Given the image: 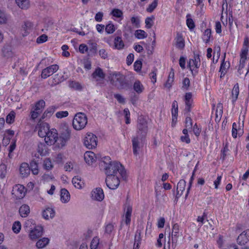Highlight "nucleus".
<instances>
[{
  "mask_svg": "<svg viewBox=\"0 0 249 249\" xmlns=\"http://www.w3.org/2000/svg\"><path fill=\"white\" fill-rule=\"evenodd\" d=\"M71 135V128L67 125L64 124L59 136L56 129L52 128L44 137V141L48 145L54 144L57 148H62L70 139Z\"/></svg>",
  "mask_w": 249,
  "mask_h": 249,
  "instance_id": "1",
  "label": "nucleus"
},
{
  "mask_svg": "<svg viewBox=\"0 0 249 249\" xmlns=\"http://www.w3.org/2000/svg\"><path fill=\"white\" fill-rule=\"evenodd\" d=\"M101 164V166L104 167L105 173L107 176L119 174L124 180L126 179V171L120 162L112 161L109 157L105 156L102 158Z\"/></svg>",
  "mask_w": 249,
  "mask_h": 249,
  "instance_id": "2",
  "label": "nucleus"
},
{
  "mask_svg": "<svg viewBox=\"0 0 249 249\" xmlns=\"http://www.w3.org/2000/svg\"><path fill=\"white\" fill-rule=\"evenodd\" d=\"M111 85L117 89H124L126 85L125 76L120 72L113 71L110 73L108 76Z\"/></svg>",
  "mask_w": 249,
  "mask_h": 249,
  "instance_id": "3",
  "label": "nucleus"
},
{
  "mask_svg": "<svg viewBox=\"0 0 249 249\" xmlns=\"http://www.w3.org/2000/svg\"><path fill=\"white\" fill-rule=\"evenodd\" d=\"M88 123L86 115L81 112L76 113L72 121V126L74 129L81 130L84 128Z\"/></svg>",
  "mask_w": 249,
  "mask_h": 249,
  "instance_id": "4",
  "label": "nucleus"
},
{
  "mask_svg": "<svg viewBox=\"0 0 249 249\" xmlns=\"http://www.w3.org/2000/svg\"><path fill=\"white\" fill-rule=\"evenodd\" d=\"M132 211V205L126 201L123 206L124 213L122 216L121 224L124 222L126 226L129 227L131 221Z\"/></svg>",
  "mask_w": 249,
  "mask_h": 249,
  "instance_id": "5",
  "label": "nucleus"
},
{
  "mask_svg": "<svg viewBox=\"0 0 249 249\" xmlns=\"http://www.w3.org/2000/svg\"><path fill=\"white\" fill-rule=\"evenodd\" d=\"M246 114V110L244 111L243 114V120L242 121V123H241L240 121L238 122V123H236L235 122L232 123V129H231V136L233 138L236 139L238 136L239 137H241L244 134V119L245 118Z\"/></svg>",
  "mask_w": 249,
  "mask_h": 249,
  "instance_id": "6",
  "label": "nucleus"
},
{
  "mask_svg": "<svg viewBox=\"0 0 249 249\" xmlns=\"http://www.w3.org/2000/svg\"><path fill=\"white\" fill-rule=\"evenodd\" d=\"M45 106V102L43 100H40L36 102L32 107L30 112L31 119L35 121L42 113Z\"/></svg>",
  "mask_w": 249,
  "mask_h": 249,
  "instance_id": "7",
  "label": "nucleus"
},
{
  "mask_svg": "<svg viewBox=\"0 0 249 249\" xmlns=\"http://www.w3.org/2000/svg\"><path fill=\"white\" fill-rule=\"evenodd\" d=\"M26 192L27 190L23 185L16 184L13 187L12 195L15 199H21L25 196Z\"/></svg>",
  "mask_w": 249,
  "mask_h": 249,
  "instance_id": "8",
  "label": "nucleus"
},
{
  "mask_svg": "<svg viewBox=\"0 0 249 249\" xmlns=\"http://www.w3.org/2000/svg\"><path fill=\"white\" fill-rule=\"evenodd\" d=\"M35 131H38V135L41 138H44L48 132L51 130L49 124L40 119L35 127Z\"/></svg>",
  "mask_w": 249,
  "mask_h": 249,
  "instance_id": "9",
  "label": "nucleus"
},
{
  "mask_svg": "<svg viewBox=\"0 0 249 249\" xmlns=\"http://www.w3.org/2000/svg\"><path fill=\"white\" fill-rule=\"evenodd\" d=\"M200 66V59L199 55L194 56L193 58L190 59L187 65L193 75H196L198 73Z\"/></svg>",
  "mask_w": 249,
  "mask_h": 249,
  "instance_id": "10",
  "label": "nucleus"
},
{
  "mask_svg": "<svg viewBox=\"0 0 249 249\" xmlns=\"http://www.w3.org/2000/svg\"><path fill=\"white\" fill-rule=\"evenodd\" d=\"M84 143L89 149L94 148L97 145V138L93 133H88L84 140Z\"/></svg>",
  "mask_w": 249,
  "mask_h": 249,
  "instance_id": "11",
  "label": "nucleus"
},
{
  "mask_svg": "<svg viewBox=\"0 0 249 249\" xmlns=\"http://www.w3.org/2000/svg\"><path fill=\"white\" fill-rule=\"evenodd\" d=\"M171 247L175 249L177 246L178 238L180 236V226L178 223L173 224L172 226Z\"/></svg>",
  "mask_w": 249,
  "mask_h": 249,
  "instance_id": "12",
  "label": "nucleus"
},
{
  "mask_svg": "<svg viewBox=\"0 0 249 249\" xmlns=\"http://www.w3.org/2000/svg\"><path fill=\"white\" fill-rule=\"evenodd\" d=\"M120 182L118 175L107 176L106 183L107 187L110 189H117L120 184Z\"/></svg>",
  "mask_w": 249,
  "mask_h": 249,
  "instance_id": "13",
  "label": "nucleus"
},
{
  "mask_svg": "<svg viewBox=\"0 0 249 249\" xmlns=\"http://www.w3.org/2000/svg\"><path fill=\"white\" fill-rule=\"evenodd\" d=\"M58 69L59 66L57 64L50 65L42 70L41 77L43 79H46L56 72Z\"/></svg>",
  "mask_w": 249,
  "mask_h": 249,
  "instance_id": "14",
  "label": "nucleus"
},
{
  "mask_svg": "<svg viewBox=\"0 0 249 249\" xmlns=\"http://www.w3.org/2000/svg\"><path fill=\"white\" fill-rule=\"evenodd\" d=\"M174 45L178 50H183L185 46V38L181 32H177L174 38Z\"/></svg>",
  "mask_w": 249,
  "mask_h": 249,
  "instance_id": "15",
  "label": "nucleus"
},
{
  "mask_svg": "<svg viewBox=\"0 0 249 249\" xmlns=\"http://www.w3.org/2000/svg\"><path fill=\"white\" fill-rule=\"evenodd\" d=\"M178 104L177 101L175 100L172 103L171 109V114L172 117L171 126L172 127H174L176 125L178 120Z\"/></svg>",
  "mask_w": 249,
  "mask_h": 249,
  "instance_id": "16",
  "label": "nucleus"
},
{
  "mask_svg": "<svg viewBox=\"0 0 249 249\" xmlns=\"http://www.w3.org/2000/svg\"><path fill=\"white\" fill-rule=\"evenodd\" d=\"M137 128L142 134H146L148 130L147 122L142 116H139L138 119Z\"/></svg>",
  "mask_w": 249,
  "mask_h": 249,
  "instance_id": "17",
  "label": "nucleus"
},
{
  "mask_svg": "<svg viewBox=\"0 0 249 249\" xmlns=\"http://www.w3.org/2000/svg\"><path fill=\"white\" fill-rule=\"evenodd\" d=\"M249 241V229L243 231L238 236L236 239L237 243L241 246L245 245Z\"/></svg>",
  "mask_w": 249,
  "mask_h": 249,
  "instance_id": "18",
  "label": "nucleus"
},
{
  "mask_svg": "<svg viewBox=\"0 0 249 249\" xmlns=\"http://www.w3.org/2000/svg\"><path fill=\"white\" fill-rule=\"evenodd\" d=\"M91 196L92 199L102 201L105 197L103 190L101 188H96L91 192Z\"/></svg>",
  "mask_w": 249,
  "mask_h": 249,
  "instance_id": "19",
  "label": "nucleus"
},
{
  "mask_svg": "<svg viewBox=\"0 0 249 249\" xmlns=\"http://www.w3.org/2000/svg\"><path fill=\"white\" fill-rule=\"evenodd\" d=\"M175 78V71L172 68L169 73L167 79L164 83V87L170 90L172 87Z\"/></svg>",
  "mask_w": 249,
  "mask_h": 249,
  "instance_id": "20",
  "label": "nucleus"
},
{
  "mask_svg": "<svg viewBox=\"0 0 249 249\" xmlns=\"http://www.w3.org/2000/svg\"><path fill=\"white\" fill-rule=\"evenodd\" d=\"M43 233L42 227H37L31 230L29 233V237L31 240H36L40 237Z\"/></svg>",
  "mask_w": 249,
  "mask_h": 249,
  "instance_id": "21",
  "label": "nucleus"
},
{
  "mask_svg": "<svg viewBox=\"0 0 249 249\" xmlns=\"http://www.w3.org/2000/svg\"><path fill=\"white\" fill-rule=\"evenodd\" d=\"M186 182L184 179H180L178 183L177 188V194L176 199L178 201V199L180 197L183 192L185 190Z\"/></svg>",
  "mask_w": 249,
  "mask_h": 249,
  "instance_id": "22",
  "label": "nucleus"
},
{
  "mask_svg": "<svg viewBox=\"0 0 249 249\" xmlns=\"http://www.w3.org/2000/svg\"><path fill=\"white\" fill-rule=\"evenodd\" d=\"M225 54L224 55L222 62L221 63L219 72L220 74V78L223 77L227 72V70L230 67V63L229 62L225 61Z\"/></svg>",
  "mask_w": 249,
  "mask_h": 249,
  "instance_id": "23",
  "label": "nucleus"
},
{
  "mask_svg": "<svg viewBox=\"0 0 249 249\" xmlns=\"http://www.w3.org/2000/svg\"><path fill=\"white\" fill-rule=\"evenodd\" d=\"M184 102L185 105V110L187 112H190L192 108L193 103L192 94L191 92L186 93L184 96Z\"/></svg>",
  "mask_w": 249,
  "mask_h": 249,
  "instance_id": "24",
  "label": "nucleus"
},
{
  "mask_svg": "<svg viewBox=\"0 0 249 249\" xmlns=\"http://www.w3.org/2000/svg\"><path fill=\"white\" fill-rule=\"evenodd\" d=\"M239 94V87L238 83L235 84L231 90V99L232 105L235 106Z\"/></svg>",
  "mask_w": 249,
  "mask_h": 249,
  "instance_id": "25",
  "label": "nucleus"
},
{
  "mask_svg": "<svg viewBox=\"0 0 249 249\" xmlns=\"http://www.w3.org/2000/svg\"><path fill=\"white\" fill-rule=\"evenodd\" d=\"M63 80V76H61L58 74H56L48 80V83L51 87H53L62 82Z\"/></svg>",
  "mask_w": 249,
  "mask_h": 249,
  "instance_id": "26",
  "label": "nucleus"
},
{
  "mask_svg": "<svg viewBox=\"0 0 249 249\" xmlns=\"http://www.w3.org/2000/svg\"><path fill=\"white\" fill-rule=\"evenodd\" d=\"M19 172L22 177H27L30 173V168L29 164L26 162L22 163L19 167Z\"/></svg>",
  "mask_w": 249,
  "mask_h": 249,
  "instance_id": "27",
  "label": "nucleus"
},
{
  "mask_svg": "<svg viewBox=\"0 0 249 249\" xmlns=\"http://www.w3.org/2000/svg\"><path fill=\"white\" fill-rule=\"evenodd\" d=\"M84 159L87 163L90 165L95 161L96 157L94 152L92 151H87L84 154Z\"/></svg>",
  "mask_w": 249,
  "mask_h": 249,
  "instance_id": "28",
  "label": "nucleus"
},
{
  "mask_svg": "<svg viewBox=\"0 0 249 249\" xmlns=\"http://www.w3.org/2000/svg\"><path fill=\"white\" fill-rule=\"evenodd\" d=\"M202 39L206 44H208L211 40H213L211 29L207 28L204 30L202 34Z\"/></svg>",
  "mask_w": 249,
  "mask_h": 249,
  "instance_id": "29",
  "label": "nucleus"
},
{
  "mask_svg": "<svg viewBox=\"0 0 249 249\" xmlns=\"http://www.w3.org/2000/svg\"><path fill=\"white\" fill-rule=\"evenodd\" d=\"M132 142L133 154L137 156L139 154L138 151L140 148V142L139 137L138 136L133 137L132 139Z\"/></svg>",
  "mask_w": 249,
  "mask_h": 249,
  "instance_id": "30",
  "label": "nucleus"
},
{
  "mask_svg": "<svg viewBox=\"0 0 249 249\" xmlns=\"http://www.w3.org/2000/svg\"><path fill=\"white\" fill-rule=\"evenodd\" d=\"M124 44L121 36H118L115 37L114 40L113 49L121 50L124 49Z\"/></svg>",
  "mask_w": 249,
  "mask_h": 249,
  "instance_id": "31",
  "label": "nucleus"
},
{
  "mask_svg": "<svg viewBox=\"0 0 249 249\" xmlns=\"http://www.w3.org/2000/svg\"><path fill=\"white\" fill-rule=\"evenodd\" d=\"M56 109L54 106H51L47 108V109L43 113L40 119L41 120L45 119L50 118L54 113Z\"/></svg>",
  "mask_w": 249,
  "mask_h": 249,
  "instance_id": "32",
  "label": "nucleus"
},
{
  "mask_svg": "<svg viewBox=\"0 0 249 249\" xmlns=\"http://www.w3.org/2000/svg\"><path fill=\"white\" fill-rule=\"evenodd\" d=\"M230 149L229 148L228 143H226L224 144L223 148L220 151V159L224 161L227 158V157L229 155Z\"/></svg>",
  "mask_w": 249,
  "mask_h": 249,
  "instance_id": "33",
  "label": "nucleus"
},
{
  "mask_svg": "<svg viewBox=\"0 0 249 249\" xmlns=\"http://www.w3.org/2000/svg\"><path fill=\"white\" fill-rule=\"evenodd\" d=\"M48 150V148L45 143L40 142L38 144L37 151L41 156H46L49 153Z\"/></svg>",
  "mask_w": 249,
  "mask_h": 249,
  "instance_id": "34",
  "label": "nucleus"
},
{
  "mask_svg": "<svg viewBox=\"0 0 249 249\" xmlns=\"http://www.w3.org/2000/svg\"><path fill=\"white\" fill-rule=\"evenodd\" d=\"M18 211L21 217H26L30 213V209L28 205L23 204L20 207Z\"/></svg>",
  "mask_w": 249,
  "mask_h": 249,
  "instance_id": "35",
  "label": "nucleus"
},
{
  "mask_svg": "<svg viewBox=\"0 0 249 249\" xmlns=\"http://www.w3.org/2000/svg\"><path fill=\"white\" fill-rule=\"evenodd\" d=\"M61 201L63 203L68 202L70 199V194L69 191L65 188H63L60 191Z\"/></svg>",
  "mask_w": 249,
  "mask_h": 249,
  "instance_id": "36",
  "label": "nucleus"
},
{
  "mask_svg": "<svg viewBox=\"0 0 249 249\" xmlns=\"http://www.w3.org/2000/svg\"><path fill=\"white\" fill-rule=\"evenodd\" d=\"M54 210L51 208H47L44 210L42 213V215L44 219H49L52 218L54 216Z\"/></svg>",
  "mask_w": 249,
  "mask_h": 249,
  "instance_id": "37",
  "label": "nucleus"
},
{
  "mask_svg": "<svg viewBox=\"0 0 249 249\" xmlns=\"http://www.w3.org/2000/svg\"><path fill=\"white\" fill-rule=\"evenodd\" d=\"M133 89L136 92L140 94L143 91L144 88L140 81L136 80L133 84Z\"/></svg>",
  "mask_w": 249,
  "mask_h": 249,
  "instance_id": "38",
  "label": "nucleus"
},
{
  "mask_svg": "<svg viewBox=\"0 0 249 249\" xmlns=\"http://www.w3.org/2000/svg\"><path fill=\"white\" fill-rule=\"evenodd\" d=\"M91 76L94 79L96 78L97 77H99L101 79H104L105 77V74L101 68L97 67L93 72Z\"/></svg>",
  "mask_w": 249,
  "mask_h": 249,
  "instance_id": "39",
  "label": "nucleus"
},
{
  "mask_svg": "<svg viewBox=\"0 0 249 249\" xmlns=\"http://www.w3.org/2000/svg\"><path fill=\"white\" fill-rule=\"evenodd\" d=\"M2 55L3 57L6 58L12 57L13 52L11 47L9 46H4L2 49Z\"/></svg>",
  "mask_w": 249,
  "mask_h": 249,
  "instance_id": "40",
  "label": "nucleus"
},
{
  "mask_svg": "<svg viewBox=\"0 0 249 249\" xmlns=\"http://www.w3.org/2000/svg\"><path fill=\"white\" fill-rule=\"evenodd\" d=\"M72 182L74 186L77 189H81L84 185V182L79 176H75L72 178Z\"/></svg>",
  "mask_w": 249,
  "mask_h": 249,
  "instance_id": "41",
  "label": "nucleus"
},
{
  "mask_svg": "<svg viewBox=\"0 0 249 249\" xmlns=\"http://www.w3.org/2000/svg\"><path fill=\"white\" fill-rule=\"evenodd\" d=\"M34 26L33 22L30 21H26L22 26V29L25 31L23 36H26L29 33V31L32 30Z\"/></svg>",
  "mask_w": 249,
  "mask_h": 249,
  "instance_id": "42",
  "label": "nucleus"
},
{
  "mask_svg": "<svg viewBox=\"0 0 249 249\" xmlns=\"http://www.w3.org/2000/svg\"><path fill=\"white\" fill-rule=\"evenodd\" d=\"M16 2L22 9H27L30 6L29 0H16Z\"/></svg>",
  "mask_w": 249,
  "mask_h": 249,
  "instance_id": "43",
  "label": "nucleus"
},
{
  "mask_svg": "<svg viewBox=\"0 0 249 249\" xmlns=\"http://www.w3.org/2000/svg\"><path fill=\"white\" fill-rule=\"evenodd\" d=\"M114 224L113 223H105L104 225L105 233L110 235L114 230Z\"/></svg>",
  "mask_w": 249,
  "mask_h": 249,
  "instance_id": "44",
  "label": "nucleus"
},
{
  "mask_svg": "<svg viewBox=\"0 0 249 249\" xmlns=\"http://www.w3.org/2000/svg\"><path fill=\"white\" fill-rule=\"evenodd\" d=\"M30 171H32V173L34 175H38L39 173L38 169V163L36 161L32 160L30 162Z\"/></svg>",
  "mask_w": 249,
  "mask_h": 249,
  "instance_id": "45",
  "label": "nucleus"
},
{
  "mask_svg": "<svg viewBox=\"0 0 249 249\" xmlns=\"http://www.w3.org/2000/svg\"><path fill=\"white\" fill-rule=\"evenodd\" d=\"M186 25L191 31H193L196 26L195 22L191 18L190 14H187L186 16Z\"/></svg>",
  "mask_w": 249,
  "mask_h": 249,
  "instance_id": "46",
  "label": "nucleus"
},
{
  "mask_svg": "<svg viewBox=\"0 0 249 249\" xmlns=\"http://www.w3.org/2000/svg\"><path fill=\"white\" fill-rule=\"evenodd\" d=\"M49 238L44 237L37 241L36 243V247L38 249H42L49 243Z\"/></svg>",
  "mask_w": 249,
  "mask_h": 249,
  "instance_id": "47",
  "label": "nucleus"
},
{
  "mask_svg": "<svg viewBox=\"0 0 249 249\" xmlns=\"http://www.w3.org/2000/svg\"><path fill=\"white\" fill-rule=\"evenodd\" d=\"M16 117V113L14 110H12L7 115L6 117V122L7 124H11L14 123Z\"/></svg>",
  "mask_w": 249,
  "mask_h": 249,
  "instance_id": "48",
  "label": "nucleus"
},
{
  "mask_svg": "<svg viewBox=\"0 0 249 249\" xmlns=\"http://www.w3.org/2000/svg\"><path fill=\"white\" fill-rule=\"evenodd\" d=\"M135 36L137 38L142 39L146 38L147 34L144 31L139 29L135 31Z\"/></svg>",
  "mask_w": 249,
  "mask_h": 249,
  "instance_id": "49",
  "label": "nucleus"
},
{
  "mask_svg": "<svg viewBox=\"0 0 249 249\" xmlns=\"http://www.w3.org/2000/svg\"><path fill=\"white\" fill-rule=\"evenodd\" d=\"M223 113L222 107L221 105H217L215 111V121L219 122Z\"/></svg>",
  "mask_w": 249,
  "mask_h": 249,
  "instance_id": "50",
  "label": "nucleus"
},
{
  "mask_svg": "<svg viewBox=\"0 0 249 249\" xmlns=\"http://www.w3.org/2000/svg\"><path fill=\"white\" fill-rule=\"evenodd\" d=\"M43 168L47 170H50L53 168L52 161L49 158L45 159L43 161Z\"/></svg>",
  "mask_w": 249,
  "mask_h": 249,
  "instance_id": "51",
  "label": "nucleus"
},
{
  "mask_svg": "<svg viewBox=\"0 0 249 249\" xmlns=\"http://www.w3.org/2000/svg\"><path fill=\"white\" fill-rule=\"evenodd\" d=\"M21 228V225L19 221H16L14 222L12 225V231L15 233H18Z\"/></svg>",
  "mask_w": 249,
  "mask_h": 249,
  "instance_id": "52",
  "label": "nucleus"
},
{
  "mask_svg": "<svg viewBox=\"0 0 249 249\" xmlns=\"http://www.w3.org/2000/svg\"><path fill=\"white\" fill-rule=\"evenodd\" d=\"M7 174V166L4 163L0 164V178L3 179L5 178Z\"/></svg>",
  "mask_w": 249,
  "mask_h": 249,
  "instance_id": "53",
  "label": "nucleus"
},
{
  "mask_svg": "<svg viewBox=\"0 0 249 249\" xmlns=\"http://www.w3.org/2000/svg\"><path fill=\"white\" fill-rule=\"evenodd\" d=\"M99 241L100 239L98 237L95 236L93 237L90 243V249H97L99 244Z\"/></svg>",
  "mask_w": 249,
  "mask_h": 249,
  "instance_id": "54",
  "label": "nucleus"
},
{
  "mask_svg": "<svg viewBox=\"0 0 249 249\" xmlns=\"http://www.w3.org/2000/svg\"><path fill=\"white\" fill-rule=\"evenodd\" d=\"M105 28V31L107 34H111L115 31V27L112 23H109L107 24Z\"/></svg>",
  "mask_w": 249,
  "mask_h": 249,
  "instance_id": "55",
  "label": "nucleus"
},
{
  "mask_svg": "<svg viewBox=\"0 0 249 249\" xmlns=\"http://www.w3.org/2000/svg\"><path fill=\"white\" fill-rule=\"evenodd\" d=\"M111 14L114 17L118 18H123V13L122 10L117 8L113 9L111 12Z\"/></svg>",
  "mask_w": 249,
  "mask_h": 249,
  "instance_id": "56",
  "label": "nucleus"
},
{
  "mask_svg": "<svg viewBox=\"0 0 249 249\" xmlns=\"http://www.w3.org/2000/svg\"><path fill=\"white\" fill-rule=\"evenodd\" d=\"M158 0H154L146 8V11L149 13H152L157 7Z\"/></svg>",
  "mask_w": 249,
  "mask_h": 249,
  "instance_id": "57",
  "label": "nucleus"
},
{
  "mask_svg": "<svg viewBox=\"0 0 249 249\" xmlns=\"http://www.w3.org/2000/svg\"><path fill=\"white\" fill-rule=\"evenodd\" d=\"M201 130H202V128H201V125H198L196 123L194 125L193 127V130L195 135L196 137H198V136H200V133L201 132Z\"/></svg>",
  "mask_w": 249,
  "mask_h": 249,
  "instance_id": "58",
  "label": "nucleus"
},
{
  "mask_svg": "<svg viewBox=\"0 0 249 249\" xmlns=\"http://www.w3.org/2000/svg\"><path fill=\"white\" fill-rule=\"evenodd\" d=\"M154 17L152 16L151 17H148L146 18L145 20V27L147 29H150L153 25V19Z\"/></svg>",
  "mask_w": 249,
  "mask_h": 249,
  "instance_id": "59",
  "label": "nucleus"
},
{
  "mask_svg": "<svg viewBox=\"0 0 249 249\" xmlns=\"http://www.w3.org/2000/svg\"><path fill=\"white\" fill-rule=\"evenodd\" d=\"M157 69L154 68L149 74L151 82L153 84H155L157 82Z\"/></svg>",
  "mask_w": 249,
  "mask_h": 249,
  "instance_id": "60",
  "label": "nucleus"
},
{
  "mask_svg": "<svg viewBox=\"0 0 249 249\" xmlns=\"http://www.w3.org/2000/svg\"><path fill=\"white\" fill-rule=\"evenodd\" d=\"M131 22L132 24L136 28H139L140 27V20L138 17H132L131 19Z\"/></svg>",
  "mask_w": 249,
  "mask_h": 249,
  "instance_id": "61",
  "label": "nucleus"
},
{
  "mask_svg": "<svg viewBox=\"0 0 249 249\" xmlns=\"http://www.w3.org/2000/svg\"><path fill=\"white\" fill-rule=\"evenodd\" d=\"M182 89L184 90H188L190 86V81L188 77L184 78L182 82Z\"/></svg>",
  "mask_w": 249,
  "mask_h": 249,
  "instance_id": "62",
  "label": "nucleus"
},
{
  "mask_svg": "<svg viewBox=\"0 0 249 249\" xmlns=\"http://www.w3.org/2000/svg\"><path fill=\"white\" fill-rule=\"evenodd\" d=\"M53 176L51 174H44L41 177V180L44 182H49L54 179Z\"/></svg>",
  "mask_w": 249,
  "mask_h": 249,
  "instance_id": "63",
  "label": "nucleus"
},
{
  "mask_svg": "<svg viewBox=\"0 0 249 249\" xmlns=\"http://www.w3.org/2000/svg\"><path fill=\"white\" fill-rule=\"evenodd\" d=\"M70 86L71 88L78 90H82L83 89L82 85L79 82L76 81H71Z\"/></svg>",
  "mask_w": 249,
  "mask_h": 249,
  "instance_id": "64",
  "label": "nucleus"
}]
</instances>
